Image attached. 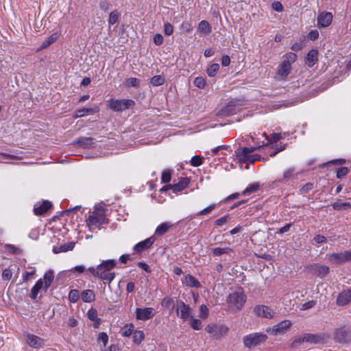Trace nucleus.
Listing matches in <instances>:
<instances>
[{"label": "nucleus", "mask_w": 351, "mask_h": 351, "mask_svg": "<svg viewBox=\"0 0 351 351\" xmlns=\"http://www.w3.org/2000/svg\"><path fill=\"white\" fill-rule=\"evenodd\" d=\"M116 262L114 260L103 261L96 267H91L88 269L90 273L95 277L110 283L115 277L114 272L110 271L115 267Z\"/></svg>", "instance_id": "1"}, {"label": "nucleus", "mask_w": 351, "mask_h": 351, "mask_svg": "<svg viewBox=\"0 0 351 351\" xmlns=\"http://www.w3.org/2000/svg\"><path fill=\"white\" fill-rule=\"evenodd\" d=\"M54 279V272L52 269L48 270L45 273L43 279L40 278L36 281L35 285L31 289L29 294L30 298L32 300L36 299L38 293L41 290L47 291L48 288L51 286Z\"/></svg>", "instance_id": "2"}, {"label": "nucleus", "mask_w": 351, "mask_h": 351, "mask_svg": "<svg viewBox=\"0 0 351 351\" xmlns=\"http://www.w3.org/2000/svg\"><path fill=\"white\" fill-rule=\"evenodd\" d=\"M268 142L269 141H267L266 143L263 142L262 145L258 146L243 147L242 149H238L236 152V156L241 162L243 163H253L256 160H261V156L260 155L256 154H253L252 153L254 151L260 149L261 147L265 146Z\"/></svg>", "instance_id": "3"}, {"label": "nucleus", "mask_w": 351, "mask_h": 351, "mask_svg": "<svg viewBox=\"0 0 351 351\" xmlns=\"http://www.w3.org/2000/svg\"><path fill=\"white\" fill-rule=\"evenodd\" d=\"M86 221L90 230L99 228L101 225L106 223L107 221L103 207H95L93 213L88 216Z\"/></svg>", "instance_id": "4"}, {"label": "nucleus", "mask_w": 351, "mask_h": 351, "mask_svg": "<svg viewBox=\"0 0 351 351\" xmlns=\"http://www.w3.org/2000/svg\"><path fill=\"white\" fill-rule=\"evenodd\" d=\"M247 296L243 289H239L229 293L227 303L229 308L233 311L241 310L246 302Z\"/></svg>", "instance_id": "5"}, {"label": "nucleus", "mask_w": 351, "mask_h": 351, "mask_svg": "<svg viewBox=\"0 0 351 351\" xmlns=\"http://www.w3.org/2000/svg\"><path fill=\"white\" fill-rule=\"evenodd\" d=\"M267 338V335L263 333L255 332L244 336L243 342L245 347L251 348L265 341Z\"/></svg>", "instance_id": "6"}, {"label": "nucleus", "mask_w": 351, "mask_h": 351, "mask_svg": "<svg viewBox=\"0 0 351 351\" xmlns=\"http://www.w3.org/2000/svg\"><path fill=\"white\" fill-rule=\"evenodd\" d=\"M291 322L289 319H285L272 327L267 328L266 331L269 334L278 336L285 335L291 328Z\"/></svg>", "instance_id": "7"}, {"label": "nucleus", "mask_w": 351, "mask_h": 351, "mask_svg": "<svg viewBox=\"0 0 351 351\" xmlns=\"http://www.w3.org/2000/svg\"><path fill=\"white\" fill-rule=\"evenodd\" d=\"M135 103L132 99H110L108 108L114 111L119 112L132 108Z\"/></svg>", "instance_id": "8"}, {"label": "nucleus", "mask_w": 351, "mask_h": 351, "mask_svg": "<svg viewBox=\"0 0 351 351\" xmlns=\"http://www.w3.org/2000/svg\"><path fill=\"white\" fill-rule=\"evenodd\" d=\"M205 330L210 334L213 338L218 339L227 334L228 328L225 325L210 324L206 326Z\"/></svg>", "instance_id": "9"}, {"label": "nucleus", "mask_w": 351, "mask_h": 351, "mask_svg": "<svg viewBox=\"0 0 351 351\" xmlns=\"http://www.w3.org/2000/svg\"><path fill=\"white\" fill-rule=\"evenodd\" d=\"M25 337L27 345L34 349H40L45 345V340L38 336L31 333H25Z\"/></svg>", "instance_id": "10"}, {"label": "nucleus", "mask_w": 351, "mask_h": 351, "mask_svg": "<svg viewBox=\"0 0 351 351\" xmlns=\"http://www.w3.org/2000/svg\"><path fill=\"white\" fill-rule=\"evenodd\" d=\"M177 315L186 321L192 317V309L184 302L179 300L177 302Z\"/></svg>", "instance_id": "11"}, {"label": "nucleus", "mask_w": 351, "mask_h": 351, "mask_svg": "<svg viewBox=\"0 0 351 351\" xmlns=\"http://www.w3.org/2000/svg\"><path fill=\"white\" fill-rule=\"evenodd\" d=\"M319 341L320 338L319 336L306 333L302 336L295 337L292 343V347H297L298 345L303 343H317Z\"/></svg>", "instance_id": "12"}, {"label": "nucleus", "mask_w": 351, "mask_h": 351, "mask_svg": "<svg viewBox=\"0 0 351 351\" xmlns=\"http://www.w3.org/2000/svg\"><path fill=\"white\" fill-rule=\"evenodd\" d=\"M254 311L257 316L266 319H272L275 315V311L266 305H258L255 306Z\"/></svg>", "instance_id": "13"}, {"label": "nucleus", "mask_w": 351, "mask_h": 351, "mask_svg": "<svg viewBox=\"0 0 351 351\" xmlns=\"http://www.w3.org/2000/svg\"><path fill=\"white\" fill-rule=\"evenodd\" d=\"M136 318L138 320H148L152 318L156 312L153 308L145 307V308H137L135 311Z\"/></svg>", "instance_id": "14"}, {"label": "nucleus", "mask_w": 351, "mask_h": 351, "mask_svg": "<svg viewBox=\"0 0 351 351\" xmlns=\"http://www.w3.org/2000/svg\"><path fill=\"white\" fill-rule=\"evenodd\" d=\"M329 260L335 263H341L351 261V250L332 254L329 256Z\"/></svg>", "instance_id": "15"}, {"label": "nucleus", "mask_w": 351, "mask_h": 351, "mask_svg": "<svg viewBox=\"0 0 351 351\" xmlns=\"http://www.w3.org/2000/svg\"><path fill=\"white\" fill-rule=\"evenodd\" d=\"M332 14L328 12H322L318 14L317 25L319 27H328L332 21Z\"/></svg>", "instance_id": "16"}, {"label": "nucleus", "mask_w": 351, "mask_h": 351, "mask_svg": "<svg viewBox=\"0 0 351 351\" xmlns=\"http://www.w3.org/2000/svg\"><path fill=\"white\" fill-rule=\"evenodd\" d=\"M93 138L90 137H80L72 143L74 146H78L84 149H89L93 146Z\"/></svg>", "instance_id": "17"}, {"label": "nucleus", "mask_w": 351, "mask_h": 351, "mask_svg": "<svg viewBox=\"0 0 351 351\" xmlns=\"http://www.w3.org/2000/svg\"><path fill=\"white\" fill-rule=\"evenodd\" d=\"M154 241H155V238L154 237H151L136 244L133 247V250L135 252H141L149 248L153 245Z\"/></svg>", "instance_id": "18"}, {"label": "nucleus", "mask_w": 351, "mask_h": 351, "mask_svg": "<svg viewBox=\"0 0 351 351\" xmlns=\"http://www.w3.org/2000/svg\"><path fill=\"white\" fill-rule=\"evenodd\" d=\"M190 180L188 178H182L178 183L168 184L167 187H169L173 192L177 193L186 188Z\"/></svg>", "instance_id": "19"}, {"label": "nucleus", "mask_w": 351, "mask_h": 351, "mask_svg": "<svg viewBox=\"0 0 351 351\" xmlns=\"http://www.w3.org/2000/svg\"><path fill=\"white\" fill-rule=\"evenodd\" d=\"M291 66L285 62H282L278 67L277 75L280 80H285L290 73Z\"/></svg>", "instance_id": "20"}, {"label": "nucleus", "mask_w": 351, "mask_h": 351, "mask_svg": "<svg viewBox=\"0 0 351 351\" xmlns=\"http://www.w3.org/2000/svg\"><path fill=\"white\" fill-rule=\"evenodd\" d=\"M351 301V289L342 291L337 297V304L343 306Z\"/></svg>", "instance_id": "21"}, {"label": "nucleus", "mask_w": 351, "mask_h": 351, "mask_svg": "<svg viewBox=\"0 0 351 351\" xmlns=\"http://www.w3.org/2000/svg\"><path fill=\"white\" fill-rule=\"evenodd\" d=\"M312 270L316 276L324 278L328 274L329 267L324 265L315 264L312 266Z\"/></svg>", "instance_id": "22"}, {"label": "nucleus", "mask_w": 351, "mask_h": 351, "mask_svg": "<svg viewBox=\"0 0 351 351\" xmlns=\"http://www.w3.org/2000/svg\"><path fill=\"white\" fill-rule=\"evenodd\" d=\"M182 282L189 287L199 288L201 287L200 282L191 274L186 275L182 280Z\"/></svg>", "instance_id": "23"}, {"label": "nucleus", "mask_w": 351, "mask_h": 351, "mask_svg": "<svg viewBox=\"0 0 351 351\" xmlns=\"http://www.w3.org/2000/svg\"><path fill=\"white\" fill-rule=\"evenodd\" d=\"M51 207L50 202L45 200L40 205H35L34 212L36 215H40L47 212Z\"/></svg>", "instance_id": "24"}, {"label": "nucleus", "mask_w": 351, "mask_h": 351, "mask_svg": "<svg viewBox=\"0 0 351 351\" xmlns=\"http://www.w3.org/2000/svg\"><path fill=\"white\" fill-rule=\"evenodd\" d=\"M318 51L317 49H311L308 51L306 57V64L309 66L312 67L317 62Z\"/></svg>", "instance_id": "25"}, {"label": "nucleus", "mask_w": 351, "mask_h": 351, "mask_svg": "<svg viewBox=\"0 0 351 351\" xmlns=\"http://www.w3.org/2000/svg\"><path fill=\"white\" fill-rule=\"evenodd\" d=\"M74 246L75 243L68 242L60 246H54L53 247V252L54 254H58L61 252H66L69 251H71L74 248Z\"/></svg>", "instance_id": "26"}, {"label": "nucleus", "mask_w": 351, "mask_h": 351, "mask_svg": "<svg viewBox=\"0 0 351 351\" xmlns=\"http://www.w3.org/2000/svg\"><path fill=\"white\" fill-rule=\"evenodd\" d=\"M212 31V27L207 21H202L199 23L197 27V32L201 34L208 35Z\"/></svg>", "instance_id": "27"}, {"label": "nucleus", "mask_w": 351, "mask_h": 351, "mask_svg": "<svg viewBox=\"0 0 351 351\" xmlns=\"http://www.w3.org/2000/svg\"><path fill=\"white\" fill-rule=\"evenodd\" d=\"M172 226L173 223L171 222L167 221L162 223L156 228L155 234L161 236L166 233Z\"/></svg>", "instance_id": "28"}, {"label": "nucleus", "mask_w": 351, "mask_h": 351, "mask_svg": "<svg viewBox=\"0 0 351 351\" xmlns=\"http://www.w3.org/2000/svg\"><path fill=\"white\" fill-rule=\"evenodd\" d=\"M81 297L83 302L89 303L95 300V295L93 290L86 289L82 292Z\"/></svg>", "instance_id": "29"}, {"label": "nucleus", "mask_w": 351, "mask_h": 351, "mask_svg": "<svg viewBox=\"0 0 351 351\" xmlns=\"http://www.w3.org/2000/svg\"><path fill=\"white\" fill-rule=\"evenodd\" d=\"M95 110L91 108H84L76 110L73 114V118L77 119L85 116L86 114H93Z\"/></svg>", "instance_id": "30"}, {"label": "nucleus", "mask_w": 351, "mask_h": 351, "mask_svg": "<svg viewBox=\"0 0 351 351\" xmlns=\"http://www.w3.org/2000/svg\"><path fill=\"white\" fill-rule=\"evenodd\" d=\"M87 315L89 319L95 322V327H98L100 324L101 319L97 317V311L94 308H90L88 311Z\"/></svg>", "instance_id": "31"}, {"label": "nucleus", "mask_w": 351, "mask_h": 351, "mask_svg": "<svg viewBox=\"0 0 351 351\" xmlns=\"http://www.w3.org/2000/svg\"><path fill=\"white\" fill-rule=\"evenodd\" d=\"M220 66L217 63L210 64L206 69V73L209 77L215 76L219 71Z\"/></svg>", "instance_id": "32"}, {"label": "nucleus", "mask_w": 351, "mask_h": 351, "mask_svg": "<svg viewBox=\"0 0 351 351\" xmlns=\"http://www.w3.org/2000/svg\"><path fill=\"white\" fill-rule=\"evenodd\" d=\"M132 335L134 343L140 344L144 340L145 335L142 330H134Z\"/></svg>", "instance_id": "33"}, {"label": "nucleus", "mask_w": 351, "mask_h": 351, "mask_svg": "<svg viewBox=\"0 0 351 351\" xmlns=\"http://www.w3.org/2000/svg\"><path fill=\"white\" fill-rule=\"evenodd\" d=\"M58 38L57 33H54L49 36L45 40H44L41 45V48L45 49L49 46L51 44L54 43Z\"/></svg>", "instance_id": "34"}, {"label": "nucleus", "mask_w": 351, "mask_h": 351, "mask_svg": "<svg viewBox=\"0 0 351 351\" xmlns=\"http://www.w3.org/2000/svg\"><path fill=\"white\" fill-rule=\"evenodd\" d=\"M134 332V325L132 324L125 325L121 329V335L123 337H129L133 334Z\"/></svg>", "instance_id": "35"}, {"label": "nucleus", "mask_w": 351, "mask_h": 351, "mask_svg": "<svg viewBox=\"0 0 351 351\" xmlns=\"http://www.w3.org/2000/svg\"><path fill=\"white\" fill-rule=\"evenodd\" d=\"M332 206V208L337 210H348L351 208V204L349 202H335Z\"/></svg>", "instance_id": "36"}, {"label": "nucleus", "mask_w": 351, "mask_h": 351, "mask_svg": "<svg viewBox=\"0 0 351 351\" xmlns=\"http://www.w3.org/2000/svg\"><path fill=\"white\" fill-rule=\"evenodd\" d=\"M36 274L35 268H30L29 270L25 271L22 275L23 281L27 282L34 278Z\"/></svg>", "instance_id": "37"}, {"label": "nucleus", "mask_w": 351, "mask_h": 351, "mask_svg": "<svg viewBox=\"0 0 351 351\" xmlns=\"http://www.w3.org/2000/svg\"><path fill=\"white\" fill-rule=\"evenodd\" d=\"M284 58L282 62L289 64L291 66V64L296 60L297 56L293 52H289L284 56Z\"/></svg>", "instance_id": "38"}, {"label": "nucleus", "mask_w": 351, "mask_h": 351, "mask_svg": "<svg viewBox=\"0 0 351 351\" xmlns=\"http://www.w3.org/2000/svg\"><path fill=\"white\" fill-rule=\"evenodd\" d=\"M165 83V78L161 75H155L151 79V84L154 86L162 85Z\"/></svg>", "instance_id": "39"}, {"label": "nucleus", "mask_w": 351, "mask_h": 351, "mask_svg": "<svg viewBox=\"0 0 351 351\" xmlns=\"http://www.w3.org/2000/svg\"><path fill=\"white\" fill-rule=\"evenodd\" d=\"M80 295L78 291L76 289H72L69 293V300L72 303H75L78 301Z\"/></svg>", "instance_id": "40"}, {"label": "nucleus", "mask_w": 351, "mask_h": 351, "mask_svg": "<svg viewBox=\"0 0 351 351\" xmlns=\"http://www.w3.org/2000/svg\"><path fill=\"white\" fill-rule=\"evenodd\" d=\"M346 330L343 328L338 329L335 334V339L339 342H343L346 341Z\"/></svg>", "instance_id": "41"}, {"label": "nucleus", "mask_w": 351, "mask_h": 351, "mask_svg": "<svg viewBox=\"0 0 351 351\" xmlns=\"http://www.w3.org/2000/svg\"><path fill=\"white\" fill-rule=\"evenodd\" d=\"M231 248L230 247H215L212 249V252L215 256H220L223 254H227L231 251Z\"/></svg>", "instance_id": "42"}, {"label": "nucleus", "mask_w": 351, "mask_h": 351, "mask_svg": "<svg viewBox=\"0 0 351 351\" xmlns=\"http://www.w3.org/2000/svg\"><path fill=\"white\" fill-rule=\"evenodd\" d=\"M119 18V13L117 10H114L110 12L108 19V23L110 25L115 24Z\"/></svg>", "instance_id": "43"}, {"label": "nucleus", "mask_w": 351, "mask_h": 351, "mask_svg": "<svg viewBox=\"0 0 351 351\" xmlns=\"http://www.w3.org/2000/svg\"><path fill=\"white\" fill-rule=\"evenodd\" d=\"M191 320V326L193 329L199 330L202 328V322L198 319L194 318L193 316L190 318Z\"/></svg>", "instance_id": "44"}, {"label": "nucleus", "mask_w": 351, "mask_h": 351, "mask_svg": "<svg viewBox=\"0 0 351 351\" xmlns=\"http://www.w3.org/2000/svg\"><path fill=\"white\" fill-rule=\"evenodd\" d=\"M259 188V184L258 183H253L249 185L243 192V195H248L251 193L256 191Z\"/></svg>", "instance_id": "45"}, {"label": "nucleus", "mask_w": 351, "mask_h": 351, "mask_svg": "<svg viewBox=\"0 0 351 351\" xmlns=\"http://www.w3.org/2000/svg\"><path fill=\"white\" fill-rule=\"evenodd\" d=\"M161 305L162 306L165 307V308H173L174 306V303H173V300L169 297H165L162 299V302H161Z\"/></svg>", "instance_id": "46"}, {"label": "nucleus", "mask_w": 351, "mask_h": 351, "mask_svg": "<svg viewBox=\"0 0 351 351\" xmlns=\"http://www.w3.org/2000/svg\"><path fill=\"white\" fill-rule=\"evenodd\" d=\"M17 157L12 154H7L4 153L0 154V162H9L10 160L16 159Z\"/></svg>", "instance_id": "47"}, {"label": "nucleus", "mask_w": 351, "mask_h": 351, "mask_svg": "<svg viewBox=\"0 0 351 351\" xmlns=\"http://www.w3.org/2000/svg\"><path fill=\"white\" fill-rule=\"evenodd\" d=\"M139 84L140 80L136 77L128 78L125 82L126 86L130 87H138Z\"/></svg>", "instance_id": "48"}, {"label": "nucleus", "mask_w": 351, "mask_h": 351, "mask_svg": "<svg viewBox=\"0 0 351 351\" xmlns=\"http://www.w3.org/2000/svg\"><path fill=\"white\" fill-rule=\"evenodd\" d=\"M203 162V158L199 156H194L191 159V165L193 167H199Z\"/></svg>", "instance_id": "49"}, {"label": "nucleus", "mask_w": 351, "mask_h": 351, "mask_svg": "<svg viewBox=\"0 0 351 351\" xmlns=\"http://www.w3.org/2000/svg\"><path fill=\"white\" fill-rule=\"evenodd\" d=\"M234 113V110L233 109V105L231 104H228L226 107H224L221 110V114L223 115H230Z\"/></svg>", "instance_id": "50"}, {"label": "nucleus", "mask_w": 351, "mask_h": 351, "mask_svg": "<svg viewBox=\"0 0 351 351\" xmlns=\"http://www.w3.org/2000/svg\"><path fill=\"white\" fill-rule=\"evenodd\" d=\"M171 178V171L169 169L165 170L161 176L162 182L164 183H168L170 182Z\"/></svg>", "instance_id": "51"}, {"label": "nucleus", "mask_w": 351, "mask_h": 351, "mask_svg": "<svg viewBox=\"0 0 351 351\" xmlns=\"http://www.w3.org/2000/svg\"><path fill=\"white\" fill-rule=\"evenodd\" d=\"M205 84H206L205 80L202 77H197L194 80V85H195V86L199 88H204Z\"/></svg>", "instance_id": "52"}, {"label": "nucleus", "mask_w": 351, "mask_h": 351, "mask_svg": "<svg viewBox=\"0 0 351 351\" xmlns=\"http://www.w3.org/2000/svg\"><path fill=\"white\" fill-rule=\"evenodd\" d=\"M97 340L102 342L104 347L105 348L108 342V336L106 332H100L99 334Z\"/></svg>", "instance_id": "53"}, {"label": "nucleus", "mask_w": 351, "mask_h": 351, "mask_svg": "<svg viewBox=\"0 0 351 351\" xmlns=\"http://www.w3.org/2000/svg\"><path fill=\"white\" fill-rule=\"evenodd\" d=\"M173 32V27L169 23H166L164 25V33L167 36H171Z\"/></svg>", "instance_id": "54"}, {"label": "nucleus", "mask_w": 351, "mask_h": 351, "mask_svg": "<svg viewBox=\"0 0 351 351\" xmlns=\"http://www.w3.org/2000/svg\"><path fill=\"white\" fill-rule=\"evenodd\" d=\"M349 172V170L347 167H341L337 170V177L338 178H342L345 176H346Z\"/></svg>", "instance_id": "55"}, {"label": "nucleus", "mask_w": 351, "mask_h": 351, "mask_svg": "<svg viewBox=\"0 0 351 351\" xmlns=\"http://www.w3.org/2000/svg\"><path fill=\"white\" fill-rule=\"evenodd\" d=\"M208 315V309L205 304H202L199 307V316L202 318H206Z\"/></svg>", "instance_id": "56"}, {"label": "nucleus", "mask_w": 351, "mask_h": 351, "mask_svg": "<svg viewBox=\"0 0 351 351\" xmlns=\"http://www.w3.org/2000/svg\"><path fill=\"white\" fill-rule=\"evenodd\" d=\"M215 207V204H211L208 206H207L206 208H204L203 210H200L198 213H197V215H207L208 213H210Z\"/></svg>", "instance_id": "57"}, {"label": "nucleus", "mask_w": 351, "mask_h": 351, "mask_svg": "<svg viewBox=\"0 0 351 351\" xmlns=\"http://www.w3.org/2000/svg\"><path fill=\"white\" fill-rule=\"evenodd\" d=\"M12 272L10 269H5L2 272V278L5 280H9L12 278Z\"/></svg>", "instance_id": "58"}, {"label": "nucleus", "mask_w": 351, "mask_h": 351, "mask_svg": "<svg viewBox=\"0 0 351 351\" xmlns=\"http://www.w3.org/2000/svg\"><path fill=\"white\" fill-rule=\"evenodd\" d=\"M272 9L278 12H281L283 10V6L280 1H274L271 4Z\"/></svg>", "instance_id": "59"}, {"label": "nucleus", "mask_w": 351, "mask_h": 351, "mask_svg": "<svg viewBox=\"0 0 351 351\" xmlns=\"http://www.w3.org/2000/svg\"><path fill=\"white\" fill-rule=\"evenodd\" d=\"M294 171H295L294 168H289V169L285 170L283 173L282 180H287L289 179L292 176Z\"/></svg>", "instance_id": "60"}, {"label": "nucleus", "mask_w": 351, "mask_h": 351, "mask_svg": "<svg viewBox=\"0 0 351 351\" xmlns=\"http://www.w3.org/2000/svg\"><path fill=\"white\" fill-rule=\"evenodd\" d=\"M153 41L155 45H160L163 43V37L160 34H156L154 36Z\"/></svg>", "instance_id": "61"}, {"label": "nucleus", "mask_w": 351, "mask_h": 351, "mask_svg": "<svg viewBox=\"0 0 351 351\" xmlns=\"http://www.w3.org/2000/svg\"><path fill=\"white\" fill-rule=\"evenodd\" d=\"M228 217H229L228 215L223 216V217L217 219L215 221V224L217 226H223V224H225L228 221Z\"/></svg>", "instance_id": "62"}, {"label": "nucleus", "mask_w": 351, "mask_h": 351, "mask_svg": "<svg viewBox=\"0 0 351 351\" xmlns=\"http://www.w3.org/2000/svg\"><path fill=\"white\" fill-rule=\"evenodd\" d=\"M313 189V184L312 183H307L305 185H304L301 189L300 191L302 193H308L309 191L312 190Z\"/></svg>", "instance_id": "63"}, {"label": "nucleus", "mask_w": 351, "mask_h": 351, "mask_svg": "<svg viewBox=\"0 0 351 351\" xmlns=\"http://www.w3.org/2000/svg\"><path fill=\"white\" fill-rule=\"evenodd\" d=\"M315 305V302L312 300L307 302H305L302 304V310H307L311 308H313Z\"/></svg>", "instance_id": "64"}]
</instances>
